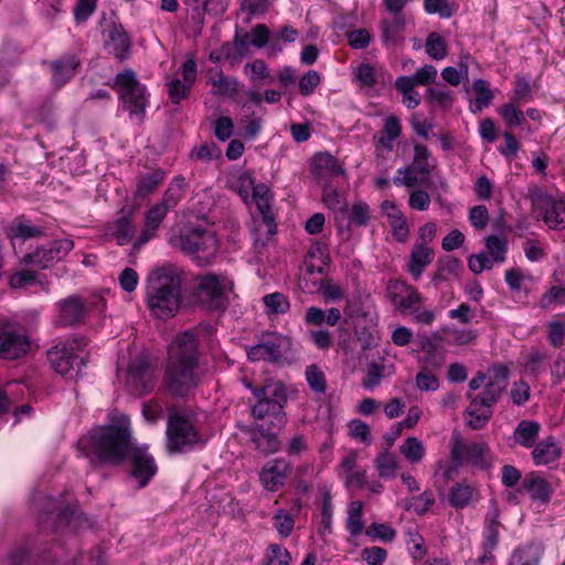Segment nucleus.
I'll return each instance as SVG.
<instances>
[{
  "instance_id": "0eeeda50",
  "label": "nucleus",
  "mask_w": 565,
  "mask_h": 565,
  "mask_svg": "<svg viewBox=\"0 0 565 565\" xmlns=\"http://www.w3.org/2000/svg\"><path fill=\"white\" fill-rule=\"evenodd\" d=\"M253 395L256 403L250 408V415L256 420L280 413L287 402L284 384L273 380L266 381L259 388L253 390Z\"/></svg>"
},
{
  "instance_id": "7c9ffc66",
  "label": "nucleus",
  "mask_w": 565,
  "mask_h": 565,
  "mask_svg": "<svg viewBox=\"0 0 565 565\" xmlns=\"http://www.w3.org/2000/svg\"><path fill=\"white\" fill-rule=\"evenodd\" d=\"M434 258V250L429 246H422L414 244L409 262L407 265L408 271L415 279H419L426 266H428Z\"/></svg>"
},
{
  "instance_id": "c85d7f7f",
  "label": "nucleus",
  "mask_w": 565,
  "mask_h": 565,
  "mask_svg": "<svg viewBox=\"0 0 565 565\" xmlns=\"http://www.w3.org/2000/svg\"><path fill=\"white\" fill-rule=\"evenodd\" d=\"M105 46L115 57L124 60L129 53L130 40L121 26L114 25L108 31Z\"/></svg>"
},
{
  "instance_id": "ddd939ff",
  "label": "nucleus",
  "mask_w": 565,
  "mask_h": 565,
  "mask_svg": "<svg viewBox=\"0 0 565 565\" xmlns=\"http://www.w3.org/2000/svg\"><path fill=\"white\" fill-rule=\"evenodd\" d=\"M74 248V242L66 237L54 241L49 247H38L23 256L24 265H32L45 269L66 257Z\"/></svg>"
},
{
  "instance_id": "9b49d317",
  "label": "nucleus",
  "mask_w": 565,
  "mask_h": 565,
  "mask_svg": "<svg viewBox=\"0 0 565 565\" xmlns=\"http://www.w3.org/2000/svg\"><path fill=\"white\" fill-rule=\"evenodd\" d=\"M167 435L168 448L171 451H185L203 443L191 420L178 413L170 416Z\"/></svg>"
},
{
  "instance_id": "20e7f679",
  "label": "nucleus",
  "mask_w": 565,
  "mask_h": 565,
  "mask_svg": "<svg viewBox=\"0 0 565 565\" xmlns=\"http://www.w3.org/2000/svg\"><path fill=\"white\" fill-rule=\"evenodd\" d=\"M115 87L122 107L129 113L130 118H136L139 122L142 121L148 106V94L146 87L137 79L135 72L125 70L117 74Z\"/></svg>"
},
{
  "instance_id": "f8f14e48",
  "label": "nucleus",
  "mask_w": 565,
  "mask_h": 565,
  "mask_svg": "<svg viewBox=\"0 0 565 565\" xmlns=\"http://www.w3.org/2000/svg\"><path fill=\"white\" fill-rule=\"evenodd\" d=\"M180 246L185 253L195 255L201 264H205L215 255L217 239L211 231L193 228L181 235Z\"/></svg>"
},
{
  "instance_id": "bb28decb",
  "label": "nucleus",
  "mask_w": 565,
  "mask_h": 565,
  "mask_svg": "<svg viewBox=\"0 0 565 565\" xmlns=\"http://www.w3.org/2000/svg\"><path fill=\"white\" fill-rule=\"evenodd\" d=\"M207 85L212 86V94L233 98L238 93V82L234 77L226 76L218 68H211L209 71Z\"/></svg>"
},
{
  "instance_id": "774afa93",
  "label": "nucleus",
  "mask_w": 565,
  "mask_h": 565,
  "mask_svg": "<svg viewBox=\"0 0 565 565\" xmlns=\"http://www.w3.org/2000/svg\"><path fill=\"white\" fill-rule=\"evenodd\" d=\"M452 345H466L473 342L477 338V332L471 329L448 328L445 330Z\"/></svg>"
},
{
  "instance_id": "393cba45",
  "label": "nucleus",
  "mask_w": 565,
  "mask_h": 565,
  "mask_svg": "<svg viewBox=\"0 0 565 565\" xmlns=\"http://www.w3.org/2000/svg\"><path fill=\"white\" fill-rule=\"evenodd\" d=\"M285 340L277 335H271L267 340L252 347L247 351L250 361H277L282 354Z\"/></svg>"
},
{
  "instance_id": "6e6552de",
  "label": "nucleus",
  "mask_w": 565,
  "mask_h": 565,
  "mask_svg": "<svg viewBox=\"0 0 565 565\" xmlns=\"http://www.w3.org/2000/svg\"><path fill=\"white\" fill-rule=\"evenodd\" d=\"M31 339L26 330L9 319H0V358L17 360L31 351Z\"/></svg>"
},
{
  "instance_id": "ea45409f",
  "label": "nucleus",
  "mask_w": 565,
  "mask_h": 565,
  "mask_svg": "<svg viewBox=\"0 0 565 565\" xmlns=\"http://www.w3.org/2000/svg\"><path fill=\"white\" fill-rule=\"evenodd\" d=\"M399 452L412 465L420 463L426 455L424 443L417 437H407L399 446Z\"/></svg>"
},
{
  "instance_id": "c9c22d12",
  "label": "nucleus",
  "mask_w": 565,
  "mask_h": 565,
  "mask_svg": "<svg viewBox=\"0 0 565 565\" xmlns=\"http://www.w3.org/2000/svg\"><path fill=\"white\" fill-rule=\"evenodd\" d=\"M414 154L412 163L409 164L413 169L418 170L423 175H430L436 167V161L433 158L430 150L427 146L422 143H414Z\"/></svg>"
},
{
  "instance_id": "6e6d98bb",
  "label": "nucleus",
  "mask_w": 565,
  "mask_h": 565,
  "mask_svg": "<svg viewBox=\"0 0 565 565\" xmlns=\"http://www.w3.org/2000/svg\"><path fill=\"white\" fill-rule=\"evenodd\" d=\"M245 74L256 85H260L263 83L269 84L273 82L269 70L263 60H255L250 63H247L245 65Z\"/></svg>"
},
{
  "instance_id": "2f4dec72",
  "label": "nucleus",
  "mask_w": 565,
  "mask_h": 565,
  "mask_svg": "<svg viewBox=\"0 0 565 565\" xmlns=\"http://www.w3.org/2000/svg\"><path fill=\"white\" fill-rule=\"evenodd\" d=\"M561 452L555 438L550 436L534 447L532 457L536 466H545L556 461L561 457Z\"/></svg>"
},
{
  "instance_id": "603ef678",
  "label": "nucleus",
  "mask_w": 565,
  "mask_h": 565,
  "mask_svg": "<svg viewBox=\"0 0 565 565\" xmlns=\"http://www.w3.org/2000/svg\"><path fill=\"white\" fill-rule=\"evenodd\" d=\"M486 253L491 258V262L502 264L507 258L508 243L504 238L495 235H490L486 238Z\"/></svg>"
},
{
  "instance_id": "4be33fe9",
  "label": "nucleus",
  "mask_w": 565,
  "mask_h": 565,
  "mask_svg": "<svg viewBox=\"0 0 565 565\" xmlns=\"http://www.w3.org/2000/svg\"><path fill=\"white\" fill-rule=\"evenodd\" d=\"M255 448L264 455L275 454L280 448L278 436L262 424H254L244 428Z\"/></svg>"
},
{
  "instance_id": "37998d69",
  "label": "nucleus",
  "mask_w": 565,
  "mask_h": 565,
  "mask_svg": "<svg viewBox=\"0 0 565 565\" xmlns=\"http://www.w3.org/2000/svg\"><path fill=\"white\" fill-rule=\"evenodd\" d=\"M166 173L162 170H154L138 178L136 195L145 198L152 193L164 180Z\"/></svg>"
},
{
  "instance_id": "a18cd8bd",
  "label": "nucleus",
  "mask_w": 565,
  "mask_h": 565,
  "mask_svg": "<svg viewBox=\"0 0 565 565\" xmlns=\"http://www.w3.org/2000/svg\"><path fill=\"white\" fill-rule=\"evenodd\" d=\"M185 180L183 177H175L166 190L162 200L159 202L168 211L178 205L185 191Z\"/></svg>"
},
{
  "instance_id": "c756f323",
  "label": "nucleus",
  "mask_w": 565,
  "mask_h": 565,
  "mask_svg": "<svg viewBox=\"0 0 565 565\" xmlns=\"http://www.w3.org/2000/svg\"><path fill=\"white\" fill-rule=\"evenodd\" d=\"M311 169L312 173L320 179L343 174V169L338 160L327 152H321L313 157Z\"/></svg>"
},
{
  "instance_id": "f03ea898",
  "label": "nucleus",
  "mask_w": 565,
  "mask_h": 565,
  "mask_svg": "<svg viewBox=\"0 0 565 565\" xmlns=\"http://www.w3.org/2000/svg\"><path fill=\"white\" fill-rule=\"evenodd\" d=\"M198 339L192 331L175 337L169 348L164 385L174 395L185 396L198 385Z\"/></svg>"
},
{
  "instance_id": "aec40b11",
  "label": "nucleus",
  "mask_w": 565,
  "mask_h": 565,
  "mask_svg": "<svg viewBox=\"0 0 565 565\" xmlns=\"http://www.w3.org/2000/svg\"><path fill=\"white\" fill-rule=\"evenodd\" d=\"M359 454L354 450L349 451L337 468L339 478L343 481L345 488L366 486V471L358 469Z\"/></svg>"
},
{
  "instance_id": "680f3d73",
  "label": "nucleus",
  "mask_w": 565,
  "mask_h": 565,
  "mask_svg": "<svg viewBox=\"0 0 565 565\" xmlns=\"http://www.w3.org/2000/svg\"><path fill=\"white\" fill-rule=\"evenodd\" d=\"M396 139L391 138L382 132H379L374 136V148H375V158L377 164H382L386 159L387 154H390L394 148V141Z\"/></svg>"
},
{
  "instance_id": "79ce46f5",
  "label": "nucleus",
  "mask_w": 565,
  "mask_h": 565,
  "mask_svg": "<svg viewBox=\"0 0 565 565\" xmlns=\"http://www.w3.org/2000/svg\"><path fill=\"white\" fill-rule=\"evenodd\" d=\"M541 426L539 423L532 420H522L514 431L515 440L520 445L526 448H531L535 444Z\"/></svg>"
},
{
  "instance_id": "052dcab7",
  "label": "nucleus",
  "mask_w": 565,
  "mask_h": 565,
  "mask_svg": "<svg viewBox=\"0 0 565 565\" xmlns=\"http://www.w3.org/2000/svg\"><path fill=\"white\" fill-rule=\"evenodd\" d=\"M333 503L330 492H326L322 497L321 504V527L319 534L326 536L331 533L332 529Z\"/></svg>"
},
{
  "instance_id": "dca6fc26",
  "label": "nucleus",
  "mask_w": 565,
  "mask_h": 565,
  "mask_svg": "<svg viewBox=\"0 0 565 565\" xmlns=\"http://www.w3.org/2000/svg\"><path fill=\"white\" fill-rule=\"evenodd\" d=\"M126 382L127 385L137 394H147L153 388L156 379L145 355L139 354L130 363L127 371Z\"/></svg>"
},
{
  "instance_id": "4468645a",
  "label": "nucleus",
  "mask_w": 565,
  "mask_h": 565,
  "mask_svg": "<svg viewBox=\"0 0 565 565\" xmlns=\"http://www.w3.org/2000/svg\"><path fill=\"white\" fill-rule=\"evenodd\" d=\"M508 369L504 365H493L486 372L484 390L473 396V406H492L508 385Z\"/></svg>"
},
{
  "instance_id": "bf43d9fd",
  "label": "nucleus",
  "mask_w": 565,
  "mask_h": 565,
  "mask_svg": "<svg viewBox=\"0 0 565 565\" xmlns=\"http://www.w3.org/2000/svg\"><path fill=\"white\" fill-rule=\"evenodd\" d=\"M306 380L309 387L317 394H323L327 391V381L324 373L322 370L316 365L311 364L306 369Z\"/></svg>"
},
{
  "instance_id": "423d86ee",
  "label": "nucleus",
  "mask_w": 565,
  "mask_h": 565,
  "mask_svg": "<svg viewBox=\"0 0 565 565\" xmlns=\"http://www.w3.org/2000/svg\"><path fill=\"white\" fill-rule=\"evenodd\" d=\"M450 458L456 469L461 465H471L479 469L491 467V455L486 443H468L459 431H454L450 439Z\"/></svg>"
},
{
  "instance_id": "864d4df0",
  "label": "nucleus",
  "mask_w": 565,
  "mask_h": 565,
  "mask_svg": "<svg viewBox=\"0 0 565 565\" xmlns=\"http://www.w3.org/2000/svg\"><path fill=\"white\" fill-rule=\"evenodd\" d=\"M472 87L476 93V98L472 104L473 111H481L491 104L493 93L490 89L488 82L481 78L476 79Z\"/></svg>"
},
{
  "instance_id": "0e129e2a",
  "label": "nucleus",
  "mask_w": 565,
  "mask_h": 565,
  "mask_svg": "<svg viewBox=\"0 0 565 565\" xmlns=\"http://www.w3.org/2000/svg\"><path fill=\"white\" fill-rule=\"evenodd\" d=\"M437 76V68L431 64H425L424 66L417 68L416 72L408 77L412 79L415 86L423 85L429 87V85L436 82Z\"/></svg>"
},
{
  "instance_id": "09e8293b",
  "label": "nucleus",
  "mask_w": 565,
  "mask_h": 565,
  "mask_svg": "<svg viewBox=\"0 0 565 565\" xmlns=\"http://www.w3.org/2000/svg\"><path fill=\"white\" fill-rule=\"evenodd\" d=\"M263 302L269 316L285 315L290 309L288 297L278 291L264 296Z\"/></svg>"
},
{
  "instance_id": "7ed1b4c3",
  "label": "nucleus",
  "mask_w": 565,
  "mask_h": 565,
  "mask_svg": "<svg viewBox=\"0 0 565 565\" xmlns=\"http://www.w3.org/2000/svg\"><path fill=\"white\" fill-rule=\"evenodd\" d=\"M182 273L172 265L152 270L146 280V305L159 319L174 317L182 301Z\"/></svg>"
},
{
  "instance_id": "f257e3e1",
  "label": "nucleus",
  "mask_w": 565,
  "mask_h": 565,
  "mask_svg": "<svg viewBox=\"0 0 565 565\" xmlns=\"http://www.w3.org/2000/svg\"><path fill=\"white\" fill-rule=\"evenodd\" d=\"M78 450L92 463L105 462L120 465L126 458L129 460L130 476L143 488L157 473L153 457L145 447H132L130 431L124 425L122 418L117 424L98 426L87 436L78 440Z\"/></svg>"
},
{
  "instance_id": "e2e57ef3",
  "label": "nucleus",
  "mask_w": 565,
  "mask_h": 565,
  "mask_svg": "<svg viewBox=\"0 0 565 565\" xmlns=\"http://www.w3.org/2000/svg\"><path fill=\"white\" fill-rule=\"evenodd\" d=\"M415 384L420 392H435L439 388L438 377L427 367H422L416 374Z\"/></svg>"
},
{
  "instance_id": "13d9d810",
  "label": "nucleus",
  "mask_w": 565,
  "mask_h": 565,
  "mask_svg": "<svg viewBox=\"0 0 565 565\" xmlns=\"http://www.w3.org/2000/svg\"><path fill=\"white\" fill-rule=\"evenodd\" d=\"M349 223L354 226H365L371 218V209L367 203L363 201L355 202L349 210Z\"/></svg>"
},
{
  "instance_id": "4d7b16f0",
  "label": "nucleus",
  "mask_w": 565,
  "mask_h": 565,
  "mask_svg": "<svg viewBox=\"0 0 565 565\" xmlns=\"http://www.w3.org/2000/svg\"><path fill=\"white\" fill-rule=\"evenodd\" d=\"M36 282L42 286V289L44 291H49V284L42 282L40 279H38V275L32 270L17 271L9 279L10 287H12L14 289L25 288V287L34 285Z\"/></svg>"
},
{
  "instance_id": "3c124183",
  "label": "nucleus",
  "mask_w": 565,
  "mask_h": 565,
  "mask_svg": "<svg viewBox=\"0 0 565 565\" xmlns=\"http://www.w3.org/2000/svg\"><path fill=\"white\" fill-rule=\"evenodd\" d=\"M425 51L433 60H444L448 53L447 42L439 33L431 32L427 35Z\"/></svg>"
},
{
  "instance_id": "cd10ccee",
  "label": "nucleus",
  "mask_w": 565,
  "mask_h": 565,
  "mask_svg": "<svg viewBox=\"0 0 565 565\" xmlns=\"http://www.w3.org/2000/svg\"><path fill=\"white\" fill-rule=\"evenodd\" d=\"M522 487L534 502L546 504L551 500L553 492L551 484L536 472L526 475Z\"/></svg>"
},
{
  "instance_id": "c03bdc74",
  "label": "nucleus",
  "mask_w": 565,
  "mask_h": 565,
  "mask_svg": "<svg viewBox=\"0 0 565 565\" xmlns=\"http://www.w3.org/2000/svg\"><path fill=\"white\" fill-rule=\"evenodd\" d=\"M415 87L408 76H399L395 81V88L403 95V104L408 109H414L420 104V96Z\"/></svg>"
},
{
  "instance_id": "49530a36",
  "label": "nucleus",
  "mask_w": 565,
  "mask_h": 565,
  "mask_svg": "<svg viewBox=\"0 0 565 565\" xmlns=\"http://www.w3.org/2000/svg\"><path fill=\"white\" fill-rule=\"evenodd\" d=\"M467 396L472 401L473 396L470 392ZM466 415L468 426L472 429H480L491 417V406H473L472 402H470V406L468 407Z\"/></svg>"
},
{
  "instance_id": "a19ab883",
  "label": "nucleus",
  "mask_w": 565,
  "mask_h": 565,
  "mask_svg": "<svg viewBox=\"0 0 565 565\" xmlns=\"http://www.w3.org/2000/svg\"><path fill=\"white\" fill-rule=\"evenodd\" d=\"M373 463L379 476L383 479L395 478L399 467L395 455L390 451H382L379 454Z\"/></svg>"
},
{
  "instance_id": "69168bd1",
  "label": "nucleus",
  "mask_w": 565,
  "mask_h": 565,
  "mask_svg": "<svg viewBox=\"0 0 565 565\" xmlns=\"http://www.w3.org/2000/svg\"><path fill=\"white\" fill-rule=\"evenodd\" d=\"M418 174H420L418 170L413 169L411 166L399 168L393 178V182L398 186L415 188L420 182Z\"/></svg>"
},
{
  "instance_id": "a878e982",
  "label": "nucleus",
  "mask_w": 565,
  "mask_h": 565,
  "mask_svg": "<svg viewBox=\"0 0 565 565\" xmlns=\"http://www.w3.org/2000/svg\"><path fill=\"white\" fill-rule=\"evenodd\" d=\"M79 60L75 55H65L49 63L52 72V84L60 88L65 85L76 73Z\"/></svg>"
},
{
  "instance_id": "2eb2a0df",
  "label": "nucleus",
  "mask_w": 565,
  "mask_h": 565,
  "mask_svg": "<svg viewBox=\"0 0 565 565\" xmlns=\"http://www.w3.org/2000/svg\"><path fill=\"white\" fill-rule=\"evenodd\" d=\"M196 62L193 58H189L181 67L182 81L177 76L167 77L168 95L173 104H179L189 96L196 81Z\"/></svg>"
},
{
  "instance_id": "338daca9",
  "label": "nucleus",
  "mask_w": 565,
  "mask_h": 565,
  "mask_svg": "<svg viewBox=\"0 0 565 565\" xmlns=\"http://www.w3.org/2000/svg\"><path fill=\"white\" fill-rule=\"evenodd\" d=\"M435 503V495L431 491H424L422 494L412 498L405 505L406 510H413L418 514H424Z\"/></svg>"
},
{
  "instance_id": "4c0bfd02",
  "label": "nucleus",
  "mask_w": 565,
  "mask_h": 565,
  "mask_svg": "<svg viewBox=\"0 0 565 565\" xmlns=\"http://www.w3.org/2000/svg\"><path fill=\"white\" fill-rule=\"evenodd\" d=\"M477 488L466 482L455 484L449 491V503L456 509L469 505L476 498Z\"/></svg>"
},
{
  "instance_id": "39448f33",
  "label": "nucleus",
  "mask_w": 565,
  "mask_h": 565,
  "mask_svg": "<svg viewBox=\"0 0 565 565\" xmlns=\"http://www.w3.org/2000/svg\"><path fill=\"white\" fill-rule=\"evenodd\" d=\"M85 347L86 342L78 339L56 344L47 353L52 367L62 376L75 380L85 365L84 358L78 355Z\"/></svg>"
},
{
  "instance_id": "f3484780",
  "label": "nucleus",
  "mask_w": 565,
  "mask_h": 565,
  "mask_svg": "<svg viewBox=\"0 0 565 565\" xmlns=\"http://www.w3.org/2000/svg\"><path fill=\"white\" fill-rule=\"evenodd\" d=\"M535 206L541 211L545 224L552 230L565 227V201L542 194L535 199Z\"/></svg>"
},
{
  "instance_id": "b1692460",
  "label": "nucleus",
  "mask_w": 565,
  "mask_h": 565,
  "mask_svg": "<svg viewBox=\"0 0 565 565\" xmlns=\"http://www.w3.org/2000/svg\"><path fill=\"white\" fill-rule=\"evenodd\" d=\"M406 19L404 14H392L380 22L381 39L385 46H396L404 41Z\"/></svg>"
},
{
  "instance_id": "5701e85b",
  "label": "nucleus",
  "mask_w": 565,
  "mask_h": 565,
  "mask_svg": "<svg viewBox=\"0 0 565 565\" xmlns=\"http://www.w3.org/2000/svg\"><path fill=\"white\" fill-rule=\"evenodd\" d=\"M168 212L169 211L163 207V205L157 203L145 213L143 228L134 242V246L136 248H140L157 235V232Z\"/></svg>"
},
{
  "instance_id": "1a4fd4ad",
  "label": "nucleus",
  "mask_w": 565,
  "mask_h": 565,
  "mask_svg": "<svg viewBox=\"0 0 565 565\" xmlns=\"http://www.w3.org/2000/svg\"><path fill=\"white\" fill-rule=\"evenodd\" d=\"M262 216L260 223L254 230L255 246L264 247L268 239L276 233V222L271 212L273 193L265 183H257L250 195Z\"/></svg>"
},
{
  "instance_id": "412c9836",
  "label": "nucleus",
  "mask_w": 565,
  "mask_h": 565,
  "mask_svg": "<svg viewBox=\"0 0 565 565\" xmlns=\"http://www.w3.org/2000/svg\"><path fill=\"white\" fill-rule=\"evenodd\" d=\"M85 315L84 302L78 296H70L56 303L54 323L57 326H73L83 320Z\"/></svg>"
},
{
  "instance_id": "6ab92c4d",
  "label": "nucleus",
  "mask_w": 565,
  "mask_h": 565,
  "mask_svg": "<svg viewBox=\"0 0 565 565\" xmlns=\"http://www.w3.org/2000/svg\"><path fill=\"white\" fill-rule=\"evenodd\" d=\"M498 515H488L486 519V525L482 533L481 550L482 553L473 561V564H494L495 556L494 550L499 543V527L500 523L497 520Z\"/></svg>"
},
{
  "instance_id": "de8ad7c7",
  "label": "nucleus",
  "mask_w": 565,
  "mask_h": 565,
  "mask_svg": "<svg viewBox=\"0 0 565 565\" xmlns=\"http://www.w3.org/2000/svg\"><path fill=\"white\" fill-rule=\"evenodd\" d=\"M257 186L255 180L248 172H242L233 177L231 188L241 196L244 203H250V195Z\"/></svg>"
},
{
  "instance_id": "f704fd0d",
  "label": "nucleus",
  "mask_w": 565,
  "mask_h": 565,
  "mask_svg": "<svg viewBox=\"0 0 565 565\" xmlns=\"http://www.w3.org/2000/svg\"><path fill=\"white\" fill-rule=\"evenodd\" d=\"M8 237L15 248L17 241L24 242L30 238H38L44 235V231L40 226L30 224L29 222L17 221L8 228Z\"/></svg>"
},
{
  "instance_id": "58836bf2",
  "label": "nucleus",
  "mask_w": 565,
  "mask_h": 565,
  "mask_svg": "<svg viewBox=\"0 0 565 565\" xmlns=\"http://www.w3.org/2000/svg\"><path fill=\"white\" fill-rule=\"evenodd\" d=\"M542 554L540 545H525L514 551L508 565H539Z\"/></svg>"
},
{
  "instance_id": "72a5a7b5",
  "label": "nucleus",
  "mask_w": 565,
  "mask_h": 565,
  "mask_svg": "<svg viewBox=\"0 0 565 565\" xmlns=\"http://www.w3.org/2000/svg\"><path fill=\"white\" fill-rule=\"evenodd\" d=\"M135 233V226L131 217L124 215L109 223L106 227V234L116 238L119 245H126L131 242Z\"/></svg>"
},
{
  "instance_id": "8fccbe9b",
  "label": "nucleus",
  "mask_w": 565,
  "mask_h": 565,
  "mask_svg": "<svg viewBox=\"0 0 565 565\" xmlns=\"http://www.w3.org/2000/svg\"><path fill=\"white\" fill-rule=\"evenodd\" d=\"M363 504L361 501H353L348 509L347 530L352 536H358L364 527L363 522Z\"/></svg>"
},
{
  "instance_id": "e433bc0d",
  "label": "nucleus",
  "mask_w": 565,
  "mask_h": 565,
  "mask_svg": "<svg viewBox=\"0 0 565 565\" xmlns=\"http://www.w3.org/2000/svg\"><path fill=\"white\" fill-rule=\"evenodd\" d=\"M426 99L430 105L441 110H448L452 107L456 95L451 89L437 84L426 89Z\"/></svg>"
},
{
  "instance_id": "5fc2aeb1",
  "label": "nucleus",
  "mask_w": 565,
  "mask_h": 565,
  "mask_svg": "<svg viewBox=\"0 0 565 565\" xmlns=\"http://www.w3.org/2000/svg\"><path fill=\"white\" fill-rule=\"evenodd\" d=\"M498 113L508 128L521 126L524 121V114L515 102L510 100L503 104L498 108Z\"/></svg>"
},
{
  "instance_id": "473e14b6",
  "label": "nucleus",
  "mask_w": 565,
  "mask_h": 565,
  "mask_svg": "<svg viewBox=\"0 0 565 565\" xmlns=\"http://www.w3.org/2000/svg\"><path fill=\"white\" fill-rule=\"evenodd\" d=\"M268 38V28L264 24H257L249 33H244L243 35L236 33L234 38V45L238 51L245 50L248 44L256 47H263L267 44Z\"/></svg>"
},
{
  "instance_id": "a211bd4d",
  "label": "nucleus",
  "mask_w": 565,
  "mask_h": 565,
  "mask_svg": "<svg viewBox=\"0 0 565 565\" xmlns=\"http://www.w3.org/2000/svg\"><path fill=\"white\" fill-rule=\"evenodd\" d=\"M291 471L290 465L284 459L267 461L259 472V481L267 491H277L284 487Z\"/></svg>"
},
{
  "instance_id": "9d476101",
  "label": "nucleus",
  "mask_w": 565,
  "mask_h": 565,
  "mask_svg": "<svg viewBox=\"0 0 565 565\" xmlns=\"http://www.w3.org/2000/svg\"><path fill=\"white\" fill-rule=\"evenodd\" d=\"M233 289V281L226 276L205 274L199 277V298L210 309L225 308L227 294Z\"/></svg>"
}]
</instances>
